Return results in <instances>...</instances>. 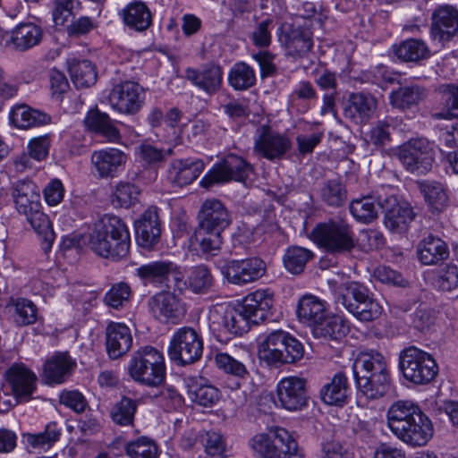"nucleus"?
I'll return each mask as SVG.
<instances>
[{
  "instance_id": "nucleus-13",
  "label": "nucleus",
  "mask_w": 458,
  "mask_h": 458,
  "mask_svg": "<svg viewBox=\"0 0 458 458\" xmlns=\"http://www.w3.org/2000/svg\"><path fill=\"white\" fill-rule=\"evenodd\" d=\"M292 148L288 136L262 125L257 129L254 136L253 151L258 156L273 161L283 157Z\"/></svg>"
},
{
  "instance_id": "nucleus-61",
  "label": "nucleus",
  "mask_w": 458,
  "mask_h": 458,
  "mask_svg": "<svg viewBox=\"0 0 458 458\" xmlns=\"http://www.w3.org/2000/svg\"><path fill=\"white\" fill-rule=\"evenodd\" d=\"M327 310V303L312 294L303 295L298 301L296 315H320Z\"/></svg>"
},
{
  "instance_id": "nucleus-4",
  "label": "nucleus",
  "mask_w": 458,
  "mask_h": 458,
  "mask_svg": "<svg viewBox=\"0 0 458 458\" xmlns=\"http://www.w3.org/2000/svg\"><path fill=\"white\" fill-rule=\"evenodd\" d=\"M252 451L260 458H303V450L288 430L273 427L250 440Z\"/></svg>"
},
{
  "instance_id": "nucleus-11",
  "label": "nucleus",
  "mask_w": 458,
  "mask_h": 458,
  "mask_svg": "<svg viewBox=\"0 0 458 458\" xmlns=\"http://www.w3.org/2000/svg\"><path fill=\"white\" fill-rule=\"evenodd\" d=\"M273 306L271 295L265 290L250 293L242 301L216 303L209 310L214 315H256L266 314Z\"/></svg>"
},
{
  "instance_id": "nucleus-1",
  "label": "nucleus",
  "mask_w": 458,
  "mask_h": 458,
  "mask_svg": "<svg viewBox=\"0 0 458 458\" xmlns=\"http://www.w3.org/2000/svg\"><path fill=\"white\" fill-rule=\"evenodd\" d=\"M88 243L100 257L121 259L129 253L131 237L126 225L120 217L105 215L90 228Z\"/></svg>"
},
{
  "instance_id": "nucleus-17",
  "label": "nucleus",
  "mask_w": 458,
  "mask_h": 458,
  "mask_svg": "<svg viewBox=\"0 0 458 458\" xmlns=\"http://www.w3.org/2000/svg\"><path fill=\"white\" fill-rule=\"evenodd\" d=\"M400 441L411 447L426 445L434 436V426L430 418L425 414L412 420L403 423L399 428L391 431Z\"/></svg>"
},
{
  "instance_id": "nucleus-43",
  "label": "nucleus",
  "mask_w": 458,
  "mask_h": 458,
  "mask_svg": "<svg viewBox=\"0 0 458 458\" xmlns=\"http://www.w3.org/2000/svg\"><path fill=\"white\" fill-rule=\"evenodd\" d=\"M380 207L382 208V204L369 195L353 199L349 208L355 220L362 224H369L377 217Z\"/></svg>"
},
{
  "instance_id": "nucleus-38",
  "label": "nucleus",
  "mask_w": 458,
  "mask_h": 458,
  "mask_svg": "<svg viewBox=\"0 0 458 458\" xmlns=\"http://www.w3.org/2000/svg\"><path fill=\"white\" fill-rule=\"evenodd\" d=\"M120 14L124 24L136 31H144L152 23L151 13L143 2L129 4Z\"/></svg>"
},
{
  "instance_id": "nucleus-63",
  "label": "nucleus",
  "mask_w": 458,
  "mask_h": 458,
  "mask_svg": "<svg viewBox=\"0 0 458 458\" xmlns=\"http://www.w3.org/2000/svg\"><path fill=\"white\" fill-rule=\"evenodd\" d=\"M173 148H169L163 150L150 144H141L139 147V154L140 158L149 165H157L164 162L166 157L172 156Z\"/></svg>"
},
{
  "instance_id": "nucleus-52",
  "label": "nucleus",
  "mask_w": 458,
  "mask_h": 458,
  "mask_svg": "<svg viewBox=\"0 0 458 458\" xmlns=\"http://www.w3.org/2000/svg\"><path fill=\"white\" fill-rule=\"evenodd\" d=\"M321 199L330 207H340L347 199L344 185L337 180H329L320 190Z\"/></svg>"
},
{
  "instance_id": "nucleus-25",
  "label": "nucleus",
  "mask_w": 458,
  "mask_h": 458,
  "mask_svg": "<svg viewBox=\"0 0 458 458\" xmlns=\"http://www.w3.org/2000/svg\"><path fill=\"white\" fill-rule=\"evenodd\" d=\"M432 34L440 41H448L458 33V10L450 5L438 7L432 14Z\"/></svg>"
},
{
  "instance_id": "nucleus-15",
  "label": "nucleus",
  "mask_w": 458,
  "mask_h": 458,
  "mask_svg": "<svg viewBox=\"0 0 458 458\" xmlns=\"http://www.w3.org/2000/svg\"><path fill=\"white\" fill-rule=\"evenodd\" d=\"M337 310L340 306L352 315H381L385 312L383 306L375 299L370 298L369 290L363 285L352 284L347 289V293L339 297L336 301Z\"/></svg>"
},
{
  "instance_id": "nucleus-53",
  "label": "nucleus",
  "mask_w": 458,
  "mask_h": 458,
  "mask_svg": "<svg viewBox=\"0 0 458 458\" xmlns=\"http://www.w3.org/2000/svg\"><path fill=\"white\" fill-rule=\"evenodd\" d=\"M125 452L131 458H157L158 448L152 439L141 437L127 443Z\"/></svg>"
},
{
  "instance_id": "nucleus-60",
  "label": "nucleus",
  "mask_w": 458,
  "mask_h": 458,
  "mask_svg": "<svg viewBox=\"0 0 458 458\" xmlns=\"http://www.w3.org/2000/svg\"><path fill=\"white\" fill-rule=\"evenodd\" d=\"M27 442L33 447H43L45 445H52L56 442L60 437V428L56 423L52 422L47 425L43 432L38 434H27Z\"/></svg>"
},
{
  "instance_id": "nucleus-5",
  "label": "nucleus",
  "mask_w": 458,
  "mask_h": 458,
  "mask_svg": "<svg viewBox=\"0 0 458 458\" xmlns=\"http://www.w3.org/2000/svg\"><path fill=\"white\" fill-rule=\"evenodd\" d=\"M128 372L136 382L152 387L161 386L165 378L163 354L151 346H145L131 355Z\"/></svg>"
},
{
  "instance_id": "nucleus-20",
  "label": "nucleus",
  "mask_w": 458,
  "mask_h": 458,
  "mask_svg": "<svg viewBox=\"0 0 458 458\" xmlns=\"http://www.w3.org/2000/svg\"><path fill=\"white\" fill-rule=\"evenodd\" d=\"M307 324L315 338L339 340L349 331L344 317H299Z\"/></svg>"
},
{
  "instance_id": "nucleus-40",
  "label": "nucleus",
  "mask_w": 458,
  "mask_h": 458,
  "mask_svg": "<svg viewBox=\"0 0 458 458\" xmlns=\"http://www.w3.org/2000/svg\"><path fill=\"white\" fill-rule=\"evenodd\" d=\"M84 123L89 129L102 134L110 142H115L121 138L119 131L111 123L108 114L97 108L88 112Z\"/></svg>"
},
{
  "instance_id": "nucleus-16",
  "label": "nucleus",
  "mask_w": 458,
  "mask_h": 458,
  "mask_svg": "<svg viewBox=\"0 0 458 458\" xmlns=\"http://www.w3.org/2000/svg\"><path fill=\"white\" fill-rule=\"evenodd\" d=\"M276 395L284 409L300 411L307 406L310 398L307 380L296 376L284 377L277 384Z\"/></svg>"
},
{
  "instance_id": "nucleus-10",
  "label": "nucleus",
  "mask_w": 458,
  "mask_h": 458,
  "mask_svg": "<svg viewBox=\"0 0 458 458\" xmlns=\"http://www.w3.org/2000/svg\"><path fill=\"white\" fill-rule=\"evenodd\" d=\"M223 260H215L214 265L221 269L226 280L236 285H244L261 278L266 273V264L259 258L233 259L221 266Z\"/></svg>"
},
{
  "instance_id": "nucleus-35",
  "label": "nucleus",
  "mask_w": 458,
  "mask_h": 458,
  "mask_svg": "<svg viewBox=\"0 0 458 458\" xmlns=\"http://www.w3.org/2000/svg\"><path fill=\"white\" fill-rule=\"evenodd\" d=\"M427 96L424 87L418 84L401 86L389 95L393 107L405 110L419 105Z\"/></svg>"
},
{
  "instance_id": "nucleus-29",
  "label": "nucleus",
  "mask_w": 458,
  "mask_h": 458,
  "mask_svg": "<svg viewBox=\"0 0 458 458\" xmlns=\"http://www.w3.org/2000/svg\"><path fill=\"white\" fill-rule=\"evenodd\" d=\"M377 108V99L370 94L352 93L344 107V115L356 123L367 122Z\"/></svg>"
},
{
  "instance_id": "nucleus-50",
  "label": "nucleus",
  "mask_w": 458,
  "mask_h": 458,
  "mask_svg": "<svg viewBox=\"0 0 458 458\" xmlns=\"http://www.w3.org/2000/svg\"><path fill=\"white\" fill-rule=\"evenodd\" d=\"M313 258V253L302 247H290L286 250L283 261L285 268L293 274L303 271L306 263Z\"/></svg>"
},
{
  "instance_id": "nucleus-54",
  "label": "nucleus",
  "mask_w": 458,
  "mask_h": 458,
  "mask_svg": "<svg viewBox=\"0 0 458 458\" xmlns=\"http://www.w3.org/2000/svg\"><path fill=\"white\" fill-rule=\"evenodd\" d=\"M140 194L139 188L128 182H120L112 195V202L121 208H129L135 204Z\"/></svg>"
},
{
  "instance_id": "nucleus-36",
  "label": "nucleus",
  "mask_w": 458,
  "mask_h": 458,
  "mask_svg": "<svg viewBox=\"0 0 458 458\" xmlns=\"http://www.w3.org/2000/svg\"><path fill=\"white\" fill-rule=\"evenodd\" d=\"M417 253L422 264L430 266L446 259L448 249L440 238L428 235L419 243Z\"/></svg>"
},
{
  "instance_id": "nucleus-46",
  "label": "nucleus",
  "mask_w": 458,
  "mask_h": 458,
  "mask_svg": "<svg viewBox=\"0 0 458 458\" xmlns=\"http://www.w3.org/2000/svg\"><path fill=\"white\" fill-rule=\"evenodd\" d=\"M255 70L244 62L235 63L229 71L228 83L234 90H247L256 84Z\"/></svg>"
},
{
  "instance_id": "nucleus-34",
  "label": "nucleus",
  "mask_w": 458,
  "mask_h": 458,
  "mask_svg": "<svg viewBox=\"0 0 458 458\" xmlns=\"http://www.w3.org/2000/svg\"><path fill=\"white\" fill-rule=\"evenodd\" d=\"M426 413L421 408L411 401H396L393 403L386 411V424L390 431L400 428L403 423L412 420V417L418 418Z\"/></svg>"
},
{
  "instance_id": "nucleus-41",
  "label": "nucleus",
  "mask_w": 458,
  "mask_h": 458,
  "mask_svg": "<svg viewBox=\"0 0 458 458\" xmlns=\"http://www.w3.org/2000/svg\"><path fill=\"white\" fill-rule=\"evenodd\" d=\"M440 111L433 114L436 119L458 118V85L444 84L440 87Z\"/></svg>"
},
{
  "instance_id": "nucleus-21",
  "label": "nucleus",
  "mask_w": 458,
  "mask_h": 458,
  "mask_svg": "<svg viewBox=\"0 0 458 458\" xmlns=\"http://www.w3.org/2000/svg\"><path fill=\"white\" fill-rule=\"evenodd\" d=\"M12 393L18 402H28L36 390L37 376L23 364H13L5 372Z\"/></svg>"
},
{
  "instance_id": "nucleus-58",
  "label": "nucleus",
  "mask_w": 458,
  "mask_h": 458,
  "mask_svg": "<svg viewBox=\"0 0 458 458\" xmlns=\"http://www.w3.org/2000/svg\"><path fill=\"white\" fill-rule=\"evenodd\" d=\"M131 295L130 285L124 282H120L114 284L106 293L104 301L107 306L118 310L123 306L124 302L129 301Z\"/></svg>"
},
{
  "instance_id": "nucleus-12",
  "label": "nucleus",
  "mask_w": 458,
  "mask_h": 458,
  "mask_svg": "<svg viewBox=\"0 0 458 458\" xmlns=\"http://www.w3.org/2000/svg\"><path fill=\"white\" fill-rule=\"evenodd\" d=\"M216 213L202 218V254L217 256L221 248V230L229 223V215L221 202H213Z\"/></svg>"
},
{
  "instance_id": "nucleus-6",
  "label": "nucleus",
  "mask_w": 458,
  "mask_h": 458,
  "mask_svg": "<svg viewBox=\"0 0 458 458\" xmlns=\"http://www.w3.org/2000/svg\"><path fill=\"white\" fill-rule=\"evenodd\" d=\"M311 240L325 251L339 254L351 251L355 246L352 226L342 218L318 224L311 232Z\"/></svg>"
},
{
  "instance_id": "nucleus-7",
  "label": "nucleus",
  "mask_w": 458,
  "mask_h": 458,
  "mask_svg": "<svg viewBox=\"0 0 458 458\" xmlns=\"http://www.w3.org/2000/svg\"><path fill=\"white\" fill-rule=\"evenodd\" d=\"M399 369L404 378L415 385H427L438 374V366L432 355L414 346L400 352Z\"/></svg>"
},
{
  "instance_id": "nucleus-44",
  "label": "nucleus",
  "mask_w": 458,
  "mask_h": 458,
  "mask_svg": "<svg viewBox=\"0 0 458 458\" xmlns=\"http://www.w3.org/2000/svg\"><path fill=\"white\" fill-rule=\"evenodd\" d=\"M25 216L35 232L42 237V249L45 253H47L51 250L55 238L48 216L42 212L41 208H37Z\"/></svg>"
},
{
  "instance_id": "nucleus-57",
  "label": "nucleus",
  "mask_w": 458,
  "mask_h": 458,
  "mask_svg": "<svg viewBox=\"0 0 458 458\" xmlns=\"http://www.w3.org/2000/svg\"><path fill=\"white\" fill-rule=\"evenodd\" d=\"M204 447L206 458H226L225 439L219 431H207Z\"/></svg>"
},
{
  "instance_id": "nucleus-51",
  "label": "nucleus",
  "mask_w": 458,
  "mask_h": 458,
  "mask_svg": "<svg viewBox=\"0 0 458 458\" xmlns=\"http://www.w3.org/2000/svg\"><path fill=\"white\" fill-rule=\"evenodd\" d=\"M289 98L293 106H298L301 112H306L311 102L317 100L318 94L310 81H301L295 85Z\"/></svg>"
},
{
  "instance_id": "nucleus-30",
  "label": "nucleus",
  "mask_w": 458,
  "mask_h": 458,
  "mask_svg": "<svg viewBox=\"0 0 458 458\" xmlns=\"http://www.w3.org/2000/svg\"><path fill=\"white\" fill-rule=\"evenodd\" d=\"M75 361L68 352H57L44 366L43 380L47 384H61L72 374Z\"/></svg>"
},
{
  "instance_id": "nucleus-14",
  "label": "nucleus",
  "mask_w": 458,
  "mask_h": 458,
  "mask_svg": "<svg viewBox=\"0 0 458 458\" xmlns=\"http://www.w3.org/2000/svg\"><path fill=\"white\" fill-rule=\"evenodd\" d=\"M172 361L180 366L194 363L200 358V339L191 328H182L173 336L168 348Z\"/></svg>"
},
{
  "instance_id": "nucleus-22",
  "label": "nucleus",
  "mask_w": 458,
  "mask_h": 458,
  "mask_svg": "<svg viewBox=\"0 0 458 458\" xmlns=\"http://www.w3.org/2000/svg\"><path fill=\"white\" fill-rule=\"evenodd\" d=\"M4 38L5 47L25 52L41 42L43 30L40 26L32 22L21 23L6 33Z\"/></svg>"
},
{
  "instance_id": "nucleus-55",
  "label": "nucleus",
  "mask_w": 458,
  "mask_h": 458,
  "mask_svg": "<svg viewBox=\"0 0 458 458\" xmlns=\"http://www.w3.org/2000/svg\"><path fill=\"white\" fill-rule=\"evenodd\" d=\"M222 83L223 70L219 64L210 63L202 69V90L207 94H216Z\"/></svg>"
},
{
  "instance_id": "nucleus-2",
  "label": "nucleus",
  "mask_w": 458,
  "mask_h": 458,
  "mask_svg": "<svg viewBox=\"0 0 458 458\" xmlns=\"http://www.w3.org/2000/svg\"><path fill=\"white\" fill-rule=\"evenodd\" d=\"M352 371L358 389L368 398L377 399L388 391L390 376L381 353L374 351L360 353Z\"/></svg>"
},
{
  "instance_id": "nucleus-31",
  "label": "nucleus",
  "mask_w": 458,
  "mask_h": 458,
  "mask_svg": "<svg viewBox=\"0 0 458 458\" xmlns=\"http://www.w3.org/2000/svg\"><path fill=\"white\" fill-rule=\"evenodd\" d=\"M177 266L166 260L152 261L140 266L136 269V275L144 284H152L158 286L166 284L169 277L176 274Z\"/></svg>"
},
{
  "instance_id": "nucleus-8",
  "label": "nucleus",
  "mask_w": 458,
  "mask_h": 458,
  "mask_svg": "<svg viewBox=\"0 0 458 458\" xmlns=\"http://www.w3.org/2000/svg\"><path fill=\"white\" fill-rule=\"evenodd\" d=\"M394 155L407 171L419 174L428 173L435 159L434 146L424 138L407 140L394 149Z\"/></svg>"
},
{
  "instance_id": "nucleus-3",
  "label": "nucleus",
  "mask_w": 458,
  "mask_h": 458,
  "mask_svg": "<svg viewBox=\"0 0 458 458\" xmlns=\"http://www.w3.org/2000/svg\"><path fill=\"white\" fill-rule=\"evenodd\" d=\"M259 358L268 366L278 368L283 364H293L302 359V344L289 333L276 330L259 344Z\"/></svg>"
},
{
  "instance_id": "nucleus-28",
  "label": "nucleus",
  "mask_w": 458,
  "mask_h": 458,
  "mask_svg": "<svg viewBox=\"0 0 458 458\" xmlns=\"http://www.w3.org/2000/svg\"><path fill=\"white\" fill-rule=\"evenodd\" d=\"M106 346L108 356L118 359L131 348L132 336L127 326L122 323H111L106 328Z\"/></svg>"
},
{
  "instance_id": "nucleus-27",
  "label": "nucleus",
  "mask_w": 458,
  "mask_h": 458,
  "mask_svg": "<svg viewBox=\"0 0 458 458\" xmlns=\"http://www.w3.org/2000/svg\"><path fill=\"white\" fill-rule=\"evenodd\" d=\"M135 231L138 244L144 249L151 250L159 242L161 234L157 213L150 209L146 210L135 222Z\"/></svg>"
},
{
  "instance_id": "nucleus-48",
  "label": "nucleus",
  "mask_w": 458,
  "mask_h": 458,
  "mask_svg": "<svg viewBox=\"0 0 458 458\" xmlns=\"http://www.w3.org/2000/svg\"><path fill=\"white\" fill-rule=\"evenodd\" d=\"M395 55L404 62H418L428 55L426 44L418 39H408L394 49Z\"/></svg>"
},
{
  "instance_id": "nucleus-45",
  "label": "nucleus",
  "mask_w": 458,
  "mask_h": 458,
  "mask_svg": "<svg viewBox=\"0 0 458 458\" xmlns=\"http://www.w3.org/2000/svg\"><path fill=\"white\" fill-rule=\"evenodd\" d=\"M419 188L433 212H442L447 207L448 197L441 183L425 181L419 182Z\"/></svg>"
},
{
  "instance_id": "nucleus-49",
  "label": "nucleus",
  "mask_w": 458,
  "mask_h": 458,
  "mask_svg": "<svg viewBox=\"0 0 458 458\" xmlns=\"http://www.w3.org/2000/svg\"><path fill=\"white\" fill-rule=\"evenodd\" d=\"M137 406L135 400L123 396L111 409L110 416L112 420L120 426L133 425Z\"/></svg>"
},
{
  "instance_id": "nucleus-9",
  "label": "nucleus",
  "mask_w": 458,
  "mask_h": 458,
  "mask_svg": "<svg viewBox=\"0 0 458 458\" xmlns=\"http://www.w3.org/2000/svg\"><path fill=\"white\" fill-rule=\"evenodd\" d=\"M254 174L251 164L242 157L234 154L227 155L221 162L216 163L202 178V187L235 181L246 184Z\"/></svg>"
},
{
  "instance_id": "nucleus-39",
  "label": "nucleus",
  "mask_w": 458,
  "mask_h": 458,
  "mask_svg": "<svg viewBox=\"0 0 458 458\" xmlns=\"http://www.w3.org/2000/svg\"><path fill=\"white\" fill-rule=\"evenodd\" d=\"M10 119L14 126L21 129L43 125L50 122V117L47 114L26 105L13 107L10 114Z\"/></svg>"
},
{
  "instance_id": "nucleus-19",
  "label": "nucleus",
  "mask_w": 458,
  "mask_h": 458,
  "mask_svg": "<svg viewBox=\"0 0 458 458\" xmlns=\"http://www.w3.org/2000/svg\"><path fill=\"white\" fill-rule=\"evenodd\" d=\"M278 38L286 54L294 58L305 56L313 47L311 31L295 23L284 24Z\"/></svg>"
},
{
  "instance_id": "nucleus-33",
  "label": "nucleus",
  "mask_w": 458,
  "mask_h": 458,
  "mask_svg": "<svg viewBox=\"0 0 458 458\" xmlns=\"http://www.w3.org/2000/svg\"><path fill=\"white\" fill-rule=\"evenodd\" d=\"M66 64L71 80L77 89L89 88L96 83V66L89 60L72 56L67 59Z\"/></svg>"
},
{
  "instance_id": "nucleus-56",
  "label": "nucleus",
  "mask_w": 458,
  "mask_h": 458,
  "mask_svg": "<svg viewBox=\"0 0 458 458\" xmlns=\"http://www.w3.org/2000/svg\"><path fill=\"white\" fill-rule=\"evenodd\" d=\"M215 361L220 369L240 378L249 376V371L243 361L238 360L225 352L217 353Z\"/></svg>"
},
{
  "instance_id": "nucleus-32",
  "label": "nucleus",
  "mask_w": 458,
  "mask_h": 458,
  "mask_svg": "<svg viewBox=\"0 0 458 458\" xmlns=\"http://www.w3.org/2000/svg\"><path fill=\"white\" fill-rule=\"evenodd\" d=\"M320 398L326 404L343 407L348 403L350 386L344 372H337L331 381L322 386Z\"/></svg>"
},
{
  "instance_id": "nucleus-37",
  "label": "nucleus",
  "mask_w": 458,
  "mask_h": 458,
  "mask_svg": "<svg viewBox=\"0 0 458 458\" xmlns=\"http://www.w3.org/2000/svg\"><path fill=\"white\" fill-rule=\"evenodd\" d=\"M200 170L198 163L189 160H174L167 170L168 182L176 187L191 184L199 175Z\"/></svg>"
},
{
  "instance_id": "nucleus-18",
  "label": "nucleus",
  "mask_w": 458,
  "mask_h": 458,
  "mask_svg": "<svg viewBox=\"0 0 458 458\" xmlns=\"http://www.w3.org/2000/svg\"><path fill=\"white\" fill-rule=\"evenodd\" d=\"M108 99L111 106L118 112L134 114L142 106L143 89L136 82L123 81L114 86Z\"/></svg>"
},
{
  "instance_id": "nucleus-42",
  "label": "nucleus",
  "mask_w": 458,
  "mask_h": 458,
  "mask_svg": "<svg viewBox=\"0 0 458 458\" xmlns=\"http://www.w3.org/2000/svg\"><path fill=\"white\" fill-rule=\"evenodd\" d=\"M149 311L160 315H181L185 313L180 300L169 292H161L148 301Z\"/></svg>"
},
{
  "instance_id": "nucleus-23",
  "label": "nucleus",
  "mask_w": 458,
  "mask_h": 458,
  "mask_svg": "<svg viewBox=\"0 0 458 458\" xmlns=\"http://www.w3.org/2000/svg\"><path fill=\"white\" fill-rule=\"evenodd\" d=\"M385 212L384 223L387 229L393 233L406 231L409 224L413 220L414 215L411 208L405 202H399L394 196L386 198L382 204Z\"/></svg>"
},
{
  "instance_id": "nucleus-62",
  "label": "nucleus",
  "mask_w": 458,
  "mask_h": 458,
  "mask_svg": "<svg viewBox=\"0 0 458 458\" xmlns=\"http://www.w3.org/2000/svg\"><path fill=\"white\" fill-rule=\"evenodd\" d=\"M324 131L316 130L310 133H299L296 138L297 150L300 155L305 156L313 152L315 148L321 142Z\"/></svg>"
},
{
  "instance_id": "nucleus-59",
  "label": "nucleus",
  "mask_w": 458,
  "mask_h": 458,
  "mask_svg": "<svg viewBox=\"0 0 458 458\" xmlns=\"http://www.w3.org/2000/svg\"><path fill=\"white\" fill-rule=\"evenodd\" d=\"M273 26L274 21L270 18L265 19L255 25L250 36L255 47L267 48L270 46Z\"/></svg>"
},
{
  "instance_id": "nucleus-24",
  "label": "nucleus",
  "mask_w": 458,
  "mask_h": 458,
  "mask_svg": "<svg viewBox=\"0 0 458 458\" xmlns=\"http://www.w3.org/2000/svg\"><path fill=\"white\" fill-rule=\"evenodd\" d=\"M126 161V154L114 148L94 151L91 155V162L102 178L114 177Z\"/></svg>"
},
{
  "instance_id": "nucleus-64",
  "label": "nucleus",
  "mask_w": 458,
  "mask_h": 458,
  "mask_svg": "<svg viewBox=\"0 0 458 458\" xmlns=\"http://www.w3.org/2000/svg\"><path fill=\"white\" fill-rule=\"evenodd\" d=\"M437 285L442 291H452L458 287V267L455 265H447L437 276Z\"/></svg>"
},
{
  "instance_id": "nucleus-47",
  "label": "nucleus",
  "mask_w": 458,
  "mask_h": 458,
  "mask_svg": "<svg viewBox=\"0 0 458 458\" xmlns=\"http://www.w3.org/2000/svg\"><path fill=\"white\" fill-rule=\"evenodd\" d=\"M359 320L367 322L368 329L377 337H392L404 332L398 325L397 318L392 317L394 320L386 317H356Z\"/></svg>"
},
{
  "instance_id": "nucleus-26",
  "label": "nucleus",
  "mask_w": 458,
  "mask_h": 458,
  "mask_svg": "<svg viewBox=\"0 0 458 458\" xmlns=\"http://www.w3.org/2000/svg\"><path fill=\"white\" fill-rule=\"evenodd\" d=\"M12 197L19 214L26 216L41 208L38 189L31 181L21 180L13 183Z\"/></svg>"
}]
</instances>
